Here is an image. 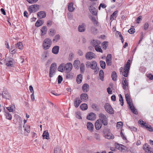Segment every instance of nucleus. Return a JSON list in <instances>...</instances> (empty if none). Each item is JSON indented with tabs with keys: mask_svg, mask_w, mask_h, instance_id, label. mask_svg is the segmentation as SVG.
<instances>
[{
	"mask_svg": "<svg viewBox=\"0 0 153 153\" xmlns=\"http://www.w3.org/2000/svg\"><path fill=\"white\" fill-rule=\"evenodd\" d=\"M96 57L95 54L91 52H88L85 55V58L88 60L92 59L93 58H95Z\"/></svg>",
	"mask_w": 153,
	"mask_h": 153,
	"instance_id": "9d476101",
	"label": "nucleus"
},
{
	"mask_svg": "<svg viewBox=\"0 0 153 153\" xmlns=\"http://www.w3.org/2000/svg\"><path fill=\"white\" fill-rule=\"evenodd\" d=\"M125 98L127 101V103L129 105V108L135 114H138V112L134 108L133 104L132 103V100L128 94H126L125 95Z\"/></svg>",
	"mask_w": 153,
	"mask_h": 153,
	"instance_id": "f257e3e1",
	"label": "nucleus"
},
{
	"mask_svg": "<svg viewBox=\"0 0 153 153\" xmlns=\"http://www.w3.org/2000/svg\"><path fill=\"white\" fill-rule=\"evenodd\" d=\"M105 137L107 139H113L114 136L111 133L109 132L105 134Z\"/></svg>",
	"mask_w": 153,
	"mask_h": 153,
	"instance_id": "7c9ffc66",
	"label": "nucleus"
},
{
	"mask_svg": "<svg viewBox=\"0 0 153 153\" xmlns=\"http://www.w3.org/2000/svg\"><path fill=\"white\" fill-rule=\"evenodd\" d=\"M80 70L81 73H83L85 70V66L83 63L81 64Z\"/></svg>",
	"mask_w": 153,
	"mask_h": 153,
	"instance_id": "a19ab883",
	"label": "nucleus"
},
{
	"mask_svg": "<svg viewBox=\"0 0 153 153\" xmlns=\"http://www.w3.org/2000/svg\"><path fill=\"white\" fill-rule=\"evenodd\" d=\"M123 88L125 90H126L128 86V82L126 80V79L125 78L123 79V80L122 83Z\"/></svg>",
	"mask_w": 153,
	"mask_h": 153,
	"instance_id": "f8f14e48",
	"label": "nucleus"
},
{
	"mask_svg": "<svg viewBox=\"0 0 153 153\" xmlns=\"http://www.w3.org/2000/svg\"><path fill=\"white\" fill-rule=\"evenodd\" d=\"M99 76L100 77V79L102 81L104 80V73L102 70H101L99 72Z\"/></svg>",
	"mask_w": 153,
	"mask_h": 153,
	"instance_id": "e433bc0d",
	"label": "nucleus"
},
{
	"mask_svg": "<svg viewBox=\"0 0 153 153\" xmlns=\"http://www.w3.org/2000/svg\"><path fill=\"white\" fill-rule=\"evenodd\" d=\"M56 31L55 29L51 28L49 30L48 34L50 36H53L56 33Z\"/></svg>",
	"mask_w": 153,
	"mask_h": 153,
	"instance_id": "a878e982",
	"label": "nucleus"
},
{
	"mask_svg": "<svg viewBox=\"0 0 153 153\" xmlns=\"http://www.w3.org/2000/svg\"><path fill=\"white\" fill-rule=\"evenodd\" d=\"M91 31L92 33H97V29L95 27L92 26L91 28Z\"/></svg>",
	"mask_w": 153,
	"mask_h": 153,
	"instance_id": "09e8293b",
	"label": "nucleus"
},
{
	"mask_svg": "<svg viewBox=\"0 0 153 153\" xmlns=\"http://www.w3.org/2000/svg\"><path fill=\"white\" fill-rule=\"evenodd\" d=\"M87 127L88 129L91 132L93 131L94 130V125L90 122H88L87 123Z\"/></svg>",
	"mask_w": 153,
	"mask_h": 153,
	"instance_id": "f3484780",
	"label": "nucleus"
},
{
	"mask_svg": "<svg viewBox=\"0 0 153 153\" xmlns=\"http://www.w3.org/2000/svg\"><path fill=\"white\" fill-rule=\"evenodd\" d=\"M147 77L149 78L150 80H152L153 79V76L151 74H148L147 75Z\"/></svg>",
	"mask_w": 153,
	"mask_h": 153,
	"instance_id": "0e129e2a",
	"label": "nucleus"
},
{
	"mask_svg": "<svg viewBox=\"0 0 153 153\" xmlns=\"http://www.w3.org/2000/svg\"><path fill=\"white\" fill-rule=\"evenodd\" d=\"M89 85L86 84H84L82 86V88L83 91L85 93L87 92L89 90Z\"/></svg>",
	"mask_w": 153,
	"mask_h": 153,
	"instance_id": "5701e85b",
	"label": "nucleus"
},
{
	"mask_svg": "<svg viewBox=\"0 0 153 153\" xmlns=\"http://www.w3.org/2000/svg\"><path fill=\"white\" fill-rule=\"evenodd\" d=\"M92 45L95 47L100 45L101 42L100 41L98 40H94L91 42Z\"/></svg>",
	"mask_w": 153,
	"mask_h": 153,
	"instance_id": "cd10ccee",
	"label": "nucleus"
},
{
	"mask_svg": "<svg viewBox=\"0 0 153 153\" xmlns=\"http://www.w3.org/2000/svg\"><path fill=\"white\" fill-rule=\"evenodd\" d=\"M37 15L39 19H41L45 17L46 16V14L44 11H40L37 13Z\"/></svg>",
	"mask_w": 153,
	"mask_h": 153,
	"instance_id": "6ab92c4d",
	"label": "nucleus"
},
{
	"mask_svg": "<svg viewBox=\"0 0 153 153\" xmlns=\"http://www.w3.org/2000/svg\"><path fill=\"white\" fill-rule=\"evenodd\" d=\"M85 65L87 68H90L91 65V62L89 61H87L85 62Z\"/></svg>",
	"mask_w": 153,
	"mask_h": 153,
	"instance_id": "13d9d810",
	"label": "nucleus"
},
{
	"mask_svg": "<svg viewBox=\"0 0 153 153\" xmlns=\"http://www.w3.org/2000/svg\"><path fill=\"white\" fill-rule=\"evenodd\" d=\"M95 114L93 113H91L87 117V118L89 120H94L95 118Z\"/></svg>",
	"mask_w": 153,
	"mask_h": 153,
	"instance_id": "a211bd4d",
	"label": "nucleus"
},
{
	"mask_svg": "<svg viewBox=\"0 0 153 153\" xmlns=\"http://www.w3.org/2000/svg\"><path fill=\"white\" fill-rule=\"evenodd\" d=\"M56 69V64L55 63H53L51 65L49 70V76L52 77Z\"/></svg>",
	"mask_w": 153,
	"mask_h": 153,
	"instance_id": "39448f33",
	"label": "nucleus"
},
{
	"mask_svg": "<svg viewBox=\"0 0 153 153\" xmlns=\"http://www.w3.org/2000/svg\"><path fill=\"white\" fill-rule=\"evenodd\" d=\"M82 75L81 74L78 75L77 77L76 81L78 84L80 83L82 80Z\"/></svg>",
	"mask_w": 153,
	"mask_h": 153,
	"instance_id": "72a5a7b5",
	"label": "nucleus"
},
{
	"mask_svg": "<svg viewBox=\"0 0 153 153\" xmlns=\"http://www.w3.org/2000/svg\"><path fill=\"white\" fill-rule=\"evenodd\" d=\"M58 70L59 71L63 72L65 70V64H60L58 68Z\"/></svg>",
	"mask_w": 153,
	"mask_h": 153,
	"instance_id": "c756f323",
	"label": "nucleus"
},
{
	"mask_svg": "<svg viewBox=\"0 0 153 153\" xmlns=\"http://www.w3.org/2000/svg\"><path fill=\"white\" fill-rule=\"evenodd\" d=\"M102 122L100 120H97L95 122V126L96 129L97 130H99L102 127Z\"/></svg>",
	"mask_w": 153,
	"mask_h": 153,
	"instance_id": "ddd939ff",
	"label": "nucleus"
},
{
	"mask_svg": "<svg viewBox=\"0 0 153 153\" xmlns=\"http://www.w3.org/2000/svg\"><path fill=\"white\" fill-rule=\"evenodd\" d=\"M59 47L58 46H54L52 50V52L55 54H57L59 51Z\"/></svg>",
	"mask_w": 153,
	"mask_h": 153,
	"instance_id": "412c9836",
	"label": "nucleus"
},
{
	"mask_svg": "<svg viewBox=\"0 0 153 153\" xmlns=\"http://www.w3.org/2000/svg\"><path fill=\"white\" fill-rule=\"evenodd\" d=\"M43 138L44 139H45L47 140L50 139L49 134L48 132V131L46 130L44 131L42 135Z\"/></svg>",
	"mask_w": 153,
	"mask_h": 153,
	"instance_id": "aec40b11",
	"label": "nucleus"
},
{
	"mask_svg": "<svg viewBox=\"0 0 153 153\" xmlns=\"http://www.w3.org/2000/svg\"><path fill=\"white\" fill-rule=\"evenodd\" d=\"M90 12L93 15H96L97 14V10L93 6L91 5L89 7Z\"/></svg>",
	"mask_w": 153,
	"mask_h": 153,
	"instance_id": "4468645a",
	"label": "nucleus"
},
{
	"mask_svg": "<svg viewBox=\"0 0 153 153\" xmlns=\"http://www.w3.org/2000/svg\"><path fill=\"white\" fill-rule=\"evenodd\" d=\"M15 46L17 48H18L20 50H22L23 49V44L21 42H18L16 45Z\"/></svg>",
	"mask_w": 153,
	"mask_h": 153,
	"instance_id": "c9c22d12",
	"label": "nucleus"
},
{
	"mask_svg": "<svg viewBox=\"0 0 153 153\" xmlns=\"http://www.w3.org/2000/svg\"><path fill=\"white\" fill-rule=\"evenodd\" d=\"M63 80L62 77L60 75H59L58 77V83L60 84Z\"/></svg>",
	"mask_w": 153,
	"mask_h": 153,
	"instance_id": "6e6d98bb",
	"label": "nucleus"
},
{
	"mask_svg": "<svg viewBox=\"0 0 153 153\" xmlns=\"http://www.w3.org/2000/svg\"><path fill=\"white\" fill-rule=\"evenodd\" d=\"M80 108L82 110H85L88 108V105L86 104L83 103L81 105Z\"/></svg>",
	"mask_w": 153,
	"mask_h": 153,
	"instance_id": "4c0bfd02",
	"label": "nucleus"
},
{
	"mask_svg": "<svg viewBox=\"0 0 153 153\" xmlns=\"http://www.w3.org/2000/svg\"><path fill=\"white\" fill-rule=\"evenodd\" d=\"M126 147L124 146L123 145H121L119 146L118 148V149L121 151H124L125 150Z\"/></svg>",
	"mask_w": 153,
	"mask_h": 153,
	"instance_id": "603ef678",
	"label": "nucleus"
},
{
	"mask_svg": "<svg viewBox=\"0 0 153 153\" xmlns=\"http://www.w3.org/2000/svg\"><path fill=\"white\" fill-rule=\"evenodd\" d=\"M92 107L94 110L97 111H98L99 109L97 106L95 104H93L92 105Z\"/></svg>",
	"mask_w": 153,
	"mask_h": 153,
	"instance_id": "5fc2aeb1",
	"label": "nucleus"
},
{
	"mask_svg": "<svg viewBox=\"0 0 153 153\" xmlns=\"http://www.w3.org/2000/svg\"><path fill=\"white\" fill-rule=\"evenodd\" d=\"M131 61L128 59L124 67V71L123 72V75L125 77H127L130 69Z\"/></svg>",
	"mask_w": 153,
	"mask_h": 153,
	"instance_id": "20e7f679",
	"label": "nucleus"
},
{
	"mask_svg": "<svg viewBox=\"0 0 153 153\" xmlns=\"http://www.w3.org/2000/svg\"><path fill=\"white\" fill-rule=\"evenodd\" d=\"M39 5L34 4L30 6L29 7L28 10L30 13H32L37 11L39 10Z\"/></svg>",
	"mask_w": 153,
	"mask_h": 153,
	"instance_id": "0eeeda50",
	"label": "nucleus"
},
{
	"mask_svg": "<svg viewBox=\"0 0 153 153\" xmlns=\"http://www.w3.org/2000/svg\"><path fill=\"white\" fill-rule=\"evenodd\" d=\"M128 31L130 33L132 34L135 32V29L133 28V27L132 28L131 27L130 29L128 30Z\"/></svg>",
	"mask_w": 153,
	"mask_h": 153,
	"instance_id": "4d7b16f0",
	"label": "nucleus"
},
{
	"mask_svg": "<svg viewBox=\"0 0 153 153\" xmlns=\"http://www.w3.org/2000/svg\"><path fill=\"white\" fill-rule=\"evenodd\" d=\"M104 108L107 112L109 114H114V110L110 104L106 103L104 105Z\"/></svg>",
	"mask_w": 153,
	"mask_h": 153,
	"instance_id": "423d86ee",
	"label": "nucleus"
},
{
	"mask_svg": "<svg viewBox=\"0 0 153 153\" xmlns=\"http://www.w3.org/2000/svg\"><path fill=\"white\" fill-rule=\"evenodd\" d=\"M95 50L98 52L102 53V50L100 46V45L95 47Z\"/></svg>",
	"mask_w": 153,
	"mask_h": 153,
	"instance_id": "de8ad7c7",
	"label": "nucleus"
},
{
	"mask_svg": "<svg viewBox=\"0 0 153 153\" xmlns=\"http://www.w3.org/2000/svg\"><path fill=\"white\" fill-rule=\"evenodd\" d=\"M90 68L92 69L95 70L94 72L96 73H97L99 71V68L97 67V63L95 61L91 62Z\"/></svg>",
	"mask_w": 153,
	"mask_h": 153,
	"instance_id": "6e6552de",
	"label": "nucleus"
},
{
	"mask_svg": "<svg viewBox=\"0 0 153 153\" xmlns=\"http://www.w3.org/2000/svg\"><path fill=\"white\" fill-rule=\"evenodd\" d=\"M81 102V101L79 98H76L74 101V105L75 107L77 108L79 106Z\"/></svg>",
	"mask_w": 153,
	"mask_h": 153,
	"instance_id": "4be33fe9",
	"label": "nucleus"
},
{
	"mask_svg": "<svg viewBox=\"0 0 153 153\" xmlns=\"http://www.w3.org/2000/svg\"><path fill=\"white\" fill-rule=\"evenodd\" d=\"M129 128L131 130V131H136L137 130V128L134 126L129 127Z\"/></svg>",
	"mask_w": 153,
	"mask_h": 153,
	"instance_id": "69168bd1",
	"label": "nucleus"
},
{
	"mask_svg": "<svg viewBox=\"0 0 153 153\" xmlns=\"http://www.w3.org/2000/svg\"><path fill=\"white\" fill-rule=\"evenodd\" d=\"M47 30V28L46 26H44L41 29V31L42 32L41 35L42 36L45 35L46 33Z\"/></svg>",
	"mask_w": 153,
	"mask_h": 153,
	"instance_id": "c85d7f7f",
	"label": "nucleus"
},
{
	"mask_svg": "<svg viewBox=\"0 0 153 153\" xmlns=\"http://www.w3.org/2000/svg\"><path fill=\"white\" fill-rule=\"evenodd\" d=\"M25 130L28 133H29L30 131V126H27L25 128Z\"/></svg>",
	"mask_w": 153,
	"mask_h": 153,
	"instance_id": "bf43d9fd",
	"label": "nucleus"
},
{
	"mask_svg": "<svg viewBox=\"0 0 153 153\" xmlns=\"http://www.w3.org/2000/svg\"><path fill=\"white\" fill-rule=\"evenodd\" d=\"M99 117L100 118L99 120H101V122L105 126H106L108 123V116L103 114L100 113L99 114Z\"/></svg>",
	"mask_w": 153,
	"mask_h": 153,
	"instance_id": "7ed1b4c3",
	"label": "nucleus"
},
{
	"mask_svg": "<svg viewBox=\"0 0 153 153\" xmlns=\"http://www.w3.org/2000/svg\"><path fill=\"white\" fill-rule=\"evenodd\" d=\"M117 13V11H114L113 13L111 15L110 19L111 20H112V21L115 19L116 18L115 16Z\"/></svg>",
	"mask_w": 153,
	"mask_h": 153,
	"instance_id": "c03bdc74",
	"label": "nucleus"
},
{
	"mask_svg": "<svg viewBox=\"0 0 153 153\" xmlns=\"http://www.w3.org/2000/svg\"><path fill=\"white\" fill-rule=\"evenodd\" d=\"M6 64L8 67H12L13 66V63H14V60L12 58H10L9 59L6 58L5 59Z\"/></svg>",
	"mask_w": 153,
	"mask_h": 153,
	"instance_id": "1a4fd4ad",
	"label": "nucleus"
},
{
	"mask_svg": "<svg viewBox=\"0 0 153 153\" xmlns=\"http://www.w3.org/2000/svg\"><path fill=\"white\" fill-rule=\"evenodd\" d=\"M72 65L70 63H68L65 65V70L67 73L69 72L72 70Z\"/></svg>",
	"mask_w": 153,
	"mask_h": 153,
	"instance_id": "9b49d317",
	"label": "nucleus"
},
{
	"mask_svg": "<svg viewBox=\"0 0 153 153\" xmlns=\"http://www.w3.org/2000/svg\"><path fill=\"white\" fill-rule=\"evenodd\" d=\"M43 24L42 21L41 20H38L35 24V26L37 27H39Z\"/></svg>",
	"mask_w": 153,
	"mask_h": 153,
	"instance_id": "a18cd8bd",
	"label": "nucleus"
},
{
	"mask_svg": "<svg viewBox=\"0 0 153 153\" xmlns=\"http://www.w3.org/2000/svg\"><path fill=\"white\" fill-rule=\"evenodd\" d=\"M106 60L107 65H111V54H109L107 55Z\"/></svg>",
	"mask_w": 153,
	"mask_h": 153,
	"instance_id": "dca6fc26",
	"label": "nucleus"
},
{
	"mask_svg": "<svg viewBox=\"0 0 153 153\" xmlns=\"http://www.w3.org/2000/svg\"><path fill=\"white\" fill-rule=\"evenodd\" d=\"M74 57V54L73 53H71L69 56V59L70 60H71Z\"/></svg>",
	"mask_w": 153,
	"mask_h": 153,
	"instance_id": "774afa93",
	"label": "nucleus"
},
{
	"mask_svg": "<svg viewBox=\"0 0 153 153\" xmlns=\"http://www.w3.org/2000/svg\"><path fill=\"white\" fill-rule=\"evenodd\" d=\"M52 42L51 39L49 38L45 39L42 43V47L44 49L47 50L49 49L52 45Z\"/></svg>",
	"mask_w": 153,
	"mask_h": 153,
	"instance_id": "f03ea898",
	"label": "nucleus"
},
{
	"mask_svg": "<svg viewBox=\"0 0 153 153\" xmlns=\"http://www.w3.org/2000/svg\"><path fill=\"white\" fill-rule=\"evenodd\" d=\"M60 39V36L58 34L56 35L53 38V41L55 42H57Z\"/></svg>",
	"mask_w": 153,
	"mask_h": 153,
	"instance_id": "79ce46f5",
	"label": "nucleus"
},
{
	"mask_svg": "<svg viewBox=\"0 0 153 153\" xmlns=\"http://www.w3.org/2000/svg\"><path fill=\"white\" fill-rule=\"evenodd\" d=\"M29 90L30 91V92L32 93V94H34V91L33 87L32 85H30L29 87Z\"/></svg>",
	"mask_w": 153,
	"mask_h": 153,
	"instance_id": "338daca9",
	"label": "nucleus"
},
{
	"mask_svg": "<svg viewBox=\"0 0 153 153\" xmlns=\"http://www.w3.org/2000/svg\"><path fill=\"white\" fill-rule=\"evenodd\" d=\"M123 125V123L121 122H119L117 123V127H120Z\"/></svg>",
	"mask_w": 153,
	"mask_h": 153,
	"instance_id": "052dcab7",
	"label": "nucleus"
},
{
	"mask_svg": "<svg viewBox=\"0 0 153 153\" xmlns=\"http://www.w3.org/2000/svg\"><path fill=\"white\" fill-rule=\"evenodd\" d=\"M90 19L95 26L97 25L98 22L95 17L93 16H91Z\"/></svg>",
	"mask_w": 153,
	"mask_h": 153,
	"instance_id": "f704fd0d",
	"label": "nucleus"
},
{
	"mask_svg": "<svg viewBox=\"0 0 153 153\" xmlns=\"http://www.w3.org/2000/svg\"><path fill=\"white\" fill-rule=\"evenodd\" d=\"M7 109L9 112H13L15 110V106L14 105H11L10 106L7 107Z\"/></svg>",
	"mask_w": 153,
	"mask_h": 153,
	"instance_id": "2f4dec72",
	"label": "nucleus"
},
{
	"mask_svg": "<svg viewBox=\"0 0 153 153\" xmlns=\"http://www.w3.org/2000/svg\"><path fill=\"white\" fill-rule=\"evenodd\" d=\"M68 10L70 12H72L74 11L75 8L74 7V4L72 2L70 3L68 7Z\"/></svg>",
	"mask_w": 153,
	"mask_h": 153,
	"instance_id": "b1692460",
	"label": "nucleus"
},
{
	"mask_svg": "<svg viewBox=\"0 0 153 153\" xmlns=\"http://www.w3.org/2000/svg\"><path fill=\"white\" fill-rule=\"evenodd\" d=\"M48 53L47 52H44L42 55V59H45L47 57Z\"/></svg>",
	"mask_w": 153,
	"mask_h": 153,
	"instance_id": "8fccbe9b",
	"label": "nucleus"
},
{
	"mask_svg": "<svg viewBox=\"0 0 153 153\" xmlns=\"http://www.w3.org/2000/svg\"><path fill=\"white\" fill-rule=\"evenodd\" d=\"M108 46V42L105 41L102 43V47L103 49L106 50Z\"/></svg>",
	"mask_w": 153,
	"mask_h": 153,
	"instance_id": "ea45409f",
	"label": "nucleus"
},
{
	"mask_svg": "<svg viewBox=\"0 0 153 153\" xmlns=\"http://www.w3.org/2000/svg\"><path fill=\"white\" fill-rule=\"evenodd\" d=\"M30 4H33L34 2H36L38 0H26Z\"/></svg>",
	"mask_w": 153,
	"mask_h": 153,
	"instance_id": "e2e57ef3",
	"label": "nucleus"
},
{
	"mask_svg": "<svg viewBox=\"0 0 153 153\" xmlns=\"http://www.w3.org/2000/svg\"><path fill=\"white\" fill-rule=\"evenodd\" d=\"M54 153H62L59 147H56L54 149Z\"/></svg>",
	"mask_w": 153,
	"mask_h": 153,
	"instance_id": "3c124183",
	"label": "nucleus"
},
{
	"mask_svg": "<svg viewBox=\"0 0 153 153\" xmlns=\"http://www.w3.org/2000/svg\"><path fill=\"white\" fill-rule=\"evenodd\" d=\"M4 114L6 116L7 119L9 120H10L11 119L12 115L8 112H5Z\"/></svg>",
	"mask_w": 153,
	"mask_h": 153,
	"instance_id": "37998d69",
	"label": "nucleus"
},
{
	"mask_svg": "<svg viewBox=\"0 0 153 153\" xmlns=\"http://www.w3.org/2000/svg\"><path fill=\"white\" fill-rule=\"evenodd\" d=\"M95 138L97 140H100V137L99 134H96L94 136Z\"/></svg>",
	"mask_w": 153,
	"mask_h": 153,
	"instance_id": "680f3d73",
	"label": "nucleus"
},
{
	"mask_svg": "<svg viewBox=\"0 0 153 153\" xmlns=\"http://www.w3.org/2000/svg\"><path fill=\"white\" fill-rule=\"evenodd\" d=\"M120 99L119 100V101H120L121 102V105L122 106H123V105L124 102L123 97L122 96V95L120 94Z\"/></svg>",
	"mask_w": 153,
	"mask_h": 153,
	"instance_id": "864d4df0",
	"label": "nucleus"
},
{
	"mask_svg": "<svg viewBox=\"0 0 153 153\" xmlns=\"http://www.w3.org/2000/svg\"><path fill=\"white\" fill-rule=\"evenodd\" d=\"M85 27L86 25L84 23H82L79 25L78 27L79 31L81 32H84L85 30Z\"/></svg>",
	"mask_w": 153,
	"mask_h": 153,
	"instance_id": "2eb2a0df",
	"label": "nucleus"
},
{
	"mask_svg": "<svg viewBox=\"0 0 153 153\" xmlns=\"http://www.w3.org/2000/svg\"><path fill=\"white\" fill-rule=\"evenodd\" d=\"M111 77L112 80L114 81H116L117 80V75L115 71L112 72L111 74Z\"/></svg>",
	"mask_w": 153,
	"mask_h": 153,
	"instance_id": "58836bf2",
	"label": "nucleus"
},
{
	"mask_svg": "<svg viewBox=\"0 0 153 153\" xmlns=\"http://www.w3.org/2000/svg\"><path fill=\"white\" fill-rule=\"evenodd\" d=\"M100 63L101 67L102 69H105L106 65L105 62L104 61H100Z\"/></svg>",
	"mask_w": 153,
	"mask_h": 153,
	"instance_id": "49530a36",
	"label": "nucleus"
},
{
	"mask_svg": "<svg viewBox=\"0 0 153 153\" xmlns=\"http://www.w3.org/2000/svg\"><path fill=\"white\" fill-rule=\"evenodd\" d=\"M80 64V61L78 60H75L74 62V66L75 68H79V65Z\"/></svg>",
	"mask_w": 153,
	"mask_h": 153,
	"instance_id": "473e14b6",
	"label": "nucleus"
},
{
	"mask_svg": "<svg viewBox=\"0 0 153 153\" xmlns=\"http://www.w3.org/2000/svg\"><path fill=\"white\" fill-rule=\"evenodd\" d=\"M80 98L82 100L85 101L87 100L88 99V95L85 93L82 94L80 96Z\"/></svg>",
	"mask_w": 153,
	"mask_h": 153,
	"instance_id": "bb28decb",
	"label": "nucleus"
},
{
	"mask_svg": "<svg viewBox=\"0 0 153 153\" xmlns=\"http://www.w3.org/2000/svg\"><path fill=\"white\" fill-rule=\"evenodd\" d=\"M2 96L3 98H4L6 99H9L10 97V95L9 93L7 91H4L2 93Z\"/></svg>",
	"mask_w": 153,
	"mask_h": 153,
	"instance_id": "393cba45",
	"label": "nucleus"
}]
</instances>
